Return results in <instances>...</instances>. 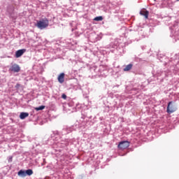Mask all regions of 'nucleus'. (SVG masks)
I'll return each mask as SVG.
<instances>
[{
	"label": "nucleus",
	"mask_w": 179,
	"mask_h": 179,
	"mask_svg": "<svg viewBox=\"0 0 179 179\" xmlns=\"http://www.w3.org/2000/svg\"><path fill=\"white\" fill-rule=\"evenodd\" d=\"M50 21L47 18H43L39 21H37V24H36L38 29L40 30H44V29H47V27L49 26Z\"/></svg>",
	"instance_id": "nucleus-1"
},
{
	"label": "nucleus",
	"mask_w": 179,
	"mask_h": 179,
	"mask_svg": "<svg viewBox=\"0 0 179 179\" xmlns=\"http://www.w3.org/2000/svg\"><path fill=\"white\" fill-rule=\"evenodd\" d=\"M177 110V108H176V106L173 105V101H170L168 103L166 111L169 114H171L174 113Z\"/></svg>",
	"instance_id": "nucleus-2"
},
{
	"label": "nucleus",
	"mask_w": 179,
	"mask_h": 179,
	"mask_svg": "<svg viewBox=\"0 0 179 179\" xmlns=\"http://www.w3.org/2000/svg\"><path fill=\"white\" fill-rule=\"evenodd\" d=\"M118 149L120 150H124L129 148V141H121L119 145H117Z\"/></svg>",
	"instance_id": "nucleus-3"
},
{
	"label": "nucleus",
	"mask_w": 179,
	"mask_h": 179,
	"mask_svg": "<svg viewBox=\"0 0 179 179\" xmlns=\"http://www.w3.org/2000/svg\"><path fill=\"white\" fill-rule=\"evenodd\" d=\"M9 71L15 73L20 72V66L17 64H14L10 67Z\"/></svg>",
	"instance_id": "nucleus-4"
},
{
	"label": "nucleus",
	"mask_w": 179,
	"mask_h": 179,
	"mask_svg": "<svg viewBox=\"0 0 179 179\" xmlns=\"http://www.w3.org/2000/svg\"><path fill=\"white\" fill-rule=\"evenodd\" d=\"M26 52V49L18 50L15 52V58H20Z\"/></svg>",
	"instance_id": "nucleus-5"
},
{
	"label": "nucleus",
	"mask_w": 179,
	"mask_h": 179,
	"mask_svg": "<svg viewBox=\"0 0 179 179\" xmlns=\"http://www.w3.org/2000/svg\"><path fill=\"white\" fill-rule=\"evenodd\" d=\"M57 79H58V82L59 83H64V82H65V73H60V75H59Z\"/></svg>",
	"instance_id": "nucleus-6"
},
{
	"label": "nucleus",
	"mask_w": 179,
	"mask_h": 179,
	"mask_svg": "<svg viewBox=\"0 0 179 179\" xmlns=\"http://www.w3.org/2000/svg\"><path fill=\"white\" fill-rule=\"evenodd\" d=\"M140 15H141V16H144L145 19H148V17H149V11L146 10H142L140 11Z\"/></svg>",
	"instance_id": "nucleus-7"
},
{
	"label": "nucleus",
	"mask_w": 179,
	"mask_h": 179,
	"mask_svg": "<svg viewBox=\"0 0 179 179\" xmlns=\"http://www.w3.org/2000/svg\"><path fill=\"white\" fill-rule=\"evenodd\" d=\"M27 117H29V113L22 112L20 115V120H24V118H27Z\"/></svg>",
	"instance_id": "nucleus-8"
},
{
	"label": "nucleus",
	"mask_w": 179,
	"mask_h": 179,
	"mask_svg": "<svg viewBox=\"0 0 179 179\" xmlns=\"http://www.w3.org/2000/svg\"><path fill=\"white\" fill-rule=\"evenodd\" d=\"M132 64H128L127 66H125V68L123 69L124 72H128V71H131L132 69Z\"/></svg>",
	"instance_id": "nucleus-9"
},
{
	"label": "nucleus",
	"mask_w": 179,
	"mask_h": 179,
	"mask_svg": "<svg viewBox=\"0 0 179 179\" xmlns=\"http://www.w3.org/2000/svg\"><path fill=\"white\" fill-rule=\"evenodd\" d=\"M18 176L20 177H26V171H23V170H20V171H18Z\"/></svg>",
	"instance_id": "nucleus-10"
},
{
	"label": "nucleus",
	"mask_w": 179,
	"mask_h": 179,
	"mask_svg": "<svg viewBox=\"0 0 179 179\" xmlns=\"http://www.w3.org/2000/svg\"><path fill=\"white\" fill-rule=\"evenodd\" d=\"M44 108H45V106H41L39 107L34 108V110H36V111H41V110H44Z\"/></svg>",
	"instance_id": "nucleus-11"
},
{
	"label": "nucleus",
	"mask_w": 179,
	"mask_h": 179,
	"mask_svg": "<svg viewBox=\"0 0 179 179\" xmlns=\"http://www.w3.org/2000/svg\"><path fill=\"white\" fill-rule=\"evenodd\" d=\"M26 176H31L33 175V170L31 169H27L25 171Z\"/></svg>",
	"instance_id": "nucleus-12"
},
{
	"label": "nucleus",
	"mask_w": 179,
	"mask_h": 179,
	"mask_svg": "<svg viewBox=\"0 0 179 179\" xmlns=\"http://www.w3.org/2000/svg\"><path fill=\"white\" fill-rule=\"evenodd\" d=\"M94 20H95L96 22H101V20H103V17L102 16H99V17H96Z\"/></svg>",
	"instance_id": "nucleus-13"
},
{
	"label": "nucleus",
	"mask_w": 179,
	"mask_h": 179,
	"mask_svg": "<svg viewBox=\"0 0 179 179\" xmlns=\"http://www.w3.org/2000/svg\"><path fill=\"white\" fill-rule=\"evenodd\" d=\"M62 99H64V100H66V94H63L62 95Z\"/></svg>",
	"instance_id": "nucleus-14"
},
{
	"label": "nucleus",
	"mask_w": 179,
	"mask_h": 179,
	"mask_svg": "<svg viewBox=\"0 0 179 179\" xmlns=\"http://www.w3.org/2000/svg\"><path fill=\"white\" fill-rule=\"evenodd\" d=\"M20 87V84H17L15 87Z\"/></svg>",
	"instance_id": "nucleus-15"
},
{
	"label": "nucleus",
	"mask_w": 179,
	"mask_h": 179,
	"mask_svg": "<svg viewBox=\"0 0 179 179\" xmlns=\"http://www.w3.org/2000/svg\"><path fill=\"white\" fill-rule=\"evenodd\" d=\"M178 2H179V0H176Z\"/></svg>",
	"instance_id": "nucleus-16"
}]
</instances>
